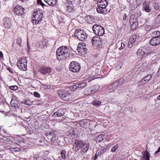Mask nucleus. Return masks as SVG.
Segmentation results:
<instances>
[{
	"label": "nucleus",
	"mask_w": 160,
	"mask_h": 160,
	"mask_svg": "<svg viewBox=\"0 0 160 160\" xmlns=\"http://www.w3.org/2000/svg\"><path fill=\"white\" fill-rule=\"evenodd\" d=\"M23 103L28 106H31L32 104V102L30 100H25Z\"/></svg>",
	"instance_id": "nucleus-37"
},
{
	"label": "nucleus",
	"mask_w": 160,
	"mask_h": 160,
	"mask_svg": "<svg viewBox=\"0 0 160 160\" xmlns=\"http://www.w3.org/2000/svg\"><path fill=\"white\" fill-rule=\"evenodd\" d=\"M76 84L78 88H83L87 86V84L86 83L83 82H80Z\"/></svg>",
	"instance_id": "nucleus-29"
},
{
	"label": "nucleus",
	"mask_w": 160,
	"mask_h": 160,
	"mask_svg": "<svg viewBox=\"0 0 160 160\" xmlns=\"http://www.w3.org/2000/svg\"><path fill=\"white\" fill-rule=\"evenodd\" d=\"M90 121H79L78 124L82 127L88 128L90 125Z\"/></svg>",
	"instance_id": "nucleus-16"
},
{
	"label": "nucleus",
	"mask_w": 160,
	"mask_h": 160,
	"mask_svg": "<svg viewBox=\"0 0 160 160\" xmlns=\"http://www.w3.org/2000/svg\"><path fill=\"white\" fill-rule=\"evenodd\" d=\"M69 132L70 134L72 137V135H74L75 133V131L74 130V129L72 128L70 129L69 131Z\"/></svg>",
	"instance_id": "nucleus-39"
},
{
	"label": "nucleus",
	"mask_w": 160,
	"mask_h": 160,
	"mask_svg": "<svg viewBox=\"0 0 160 160\" xmlns=\"http://www.w3.org/2000/svg\"><path fill=\"white\" fill-rule=\"evenodd\" d=\"M33 17L32 18V22L35 24L39 23L42 20L43 16L42 11L38 9L33 13Z\"/></svg>",
	"instance_id": "nucleus-3"
},
{
	"label": "nucleus",
	"mask_w": 160,
	"mask_h": 160,
	"mask_svg": "<svg viewBox=\"0 0 160 160\" xmlns=\"http://www.w3.org/2000/svg\"><path fill=\"white\" fill-rule=\"evenodd\" d=\"M101 39L98 36H94L92 39V43L93 46L97 47L100 45L101 43Z\"/></svg>",
	"instance_id": "nucleus-12"
},
{
	"label": "nucleus",
	"mask_w": 160,
	"mask_h": 160,
	"mask_svg": "<svg viewBox=\"0 0 160 160\" xmlns=\"http://www.w3.org/2000/svg\"><path fill=\"white\" fill-rule=\"evenodd\" d=\"M9 88L12 90H15L18 89V87L17 86L14 85L9 87Z\"/></svg>",
	"instance_id": "nucleus-41"
},
{
	"label": "nucleus",
	"mask_w": 160,
	"mask_h": 160,
	"mask_svg": "<svg viewBox=\"0 0 160 160\" xmlns=\"http://www.w3.org/2000/svg\"><path fill=\"white\" fill-rule=\"evenodd\" d=\"M18 66L19 69L22 71L27 70V60L25 58L22 59L18 61Z\"/></svg>",
	"instance_id": "nucleus-8"
},
{
	"label": "nucleus",
	"mask_w": 160,
	"mask_h": 160,
	"mask_svg": "<svg viewBox=\"0 0 160 160\" xmlns=\"http://www.w3.org/2000/svg\"><path fill=\"white\" fill-rule=\"evenodd\" d=\"M55 135V133H54V134L52 135V137H51V138L49 141H51L52 142H54L56 141Z\"/></svg>",
	"instance_id": "nucleus-43"
},
{
	"label": "nucleus",
	"mask_w": 160,
	"mask_h": 160,
	"mask_svg": "<svg viewBox=\"0 0 160 160\" xmlns=\"http://www.w3.org/2000/svg\"><path fill=\"white\" fill-rule=\"evenodd\" d=\"M91 72L92 74V75H93V76H94V74H93L94 72H93V73H92V72Z\"/></svg>",
	"instance_id": "nucleus-62"
},
{
	"label": "nucleus",
	"mask_w": 160,
	"mask_h": 160,
	"mask_svg": "<svg viewBox=\"0 0 160 160\" xmlns=\"http://www.w3.org/2000/svg\"><path fill=\"white\" fill-rule=\"evenodd\" d=\"M39 71L41 73L43 74L46 73H53V72L52 69L47 67H42Z\"/></svg>",
	"instance_id": "nucleus-13"
},
{
	"label": "nucleus",
	"mask_w": 160,
	"mask_h": 160,
	"mask_svg": "<svg viewBox=\"0 0 160 160\" xmlns=\"http://www.w3.org/2000/svg\"><path fill=\"white\" fill-rule=\"evenodd\" d=\"M85 19L89 23H92L95 21L96 18L91 17L90 16H88L86 17Z\"/></svg>",
	"instance_id": "nucleus-20"
},
{
	"label": "nucleus",
	"mask_w": 160,
	"mask_h": 160,
	"mask_svg": "<svg viewBox=\"0 0 160 160\" xmlns=\"http://www.w3.org/2000/svg\"><path fill=\"white\" fill-rule=\"evenodd\" d=\"M85 144V142L83 141L76 140L75 142L73 148H74L75 151H78L83 147Z\"/></svg>",
	"instance_id": "nucleus-11"
},
{
	"label": "nucleus",
	"mask_w": 160,
	"mask_h": 160,
	"mask_svg": "<svg viewBox=\"0 0 160 160\" xmlns=\"http://www.w3.org/2000/svg\"><path fill=\"white\" fill-rule=\"evenodd\" d=\"M74 36L76 38L81 41L85 40L87 37V34L79 29H77L75 30Z\"/></svg>",
	"instance_id": "nucleus-4"
},
{
	"label": "nucleus",
	"mask_w": 160,
	"mask_h": 160,
	"mask_svg": "<svg viewBox=\"0 0 160 160\" xmlns=\"http://www.w3.org/2000/svg\"><path fill=\"white\" fill-rule=\"evenodd\" d=\"M17 102H18L17 101L15 100L12 99L11 101L10 104L12 107H13L15 108H16L17 107Z\"/></svg>",
	"instance_id": "nucleus-32"
},
{
	"label": "nucleus",
	"mask_w": 160,
	"mask_h": 160,
	"mask_svg": "<svg viewBox=\"0 0 160 160\" xmlns=\"http://www.w3.org/2000/svg\"><path fill=\"white\" fill-rule=\"evenodd\" d=\"M143 160H150V156L149 154L147 152V151H145L143 154Z\"/></svg>",
	"instance_id": "nucleus-26"
},
{
	"label": "nucleus",
	"mask_w": 160,
	"mask_h": 160,
	"mask_svg": "<svg viewBox=\"0 0 160 160\" xmlns=\"http://www.w3.org/2000/svg\"><path fill=\"white\" fill-rule=\"evenodd\" d=\"M118 82H115L114 83H113V84H115L116 83H117V84H118Z\"/></svg>",
	"instance_id": "nucleus-60"
},
{
	"label": "nucleus",
	"mask_w": 160,
	"mask_h": 160,
	"mask_svg": "<svg viewBox=\"0 0 160 160\" xmlns=\"http://www.w3.org/2000/svg\"><path fill=\"white\" fill-rule=\"evenodd\" d=\"M108 2L106 0H98L97 1V4L98 7L97 8V11L98 13L106 14L107 13V10L106 8L108 4Z\"/></svg>",
	"instance_id": "nucleus-2"
},
{
	"label": "nucleus",
	"mask_w": 160,
	"mask_h": 160,
	"mask_svg": "<svg viewBox=\"0 0 160 160\" xmlns=\"http://www.w3.org/2000/svg\"><path fill=\"white\" fill-rule=\"evenodd\" d=\"M153 34L155 35L154 37L160 38V32L158 31H155L153 32Z\"/></svg>",
	"instance_id": "nucleus-36"
},
{
	"label": "nucleus",
	"mask_w": 160,
	"mask_h": 160,
	"mask_svg": "<svg viewBox=\"0 0 160 160\" xmlns=\"http://www.w3.org/2000/svg\"><path fill=\"white\" fill-rule=\"evenodd\" d=\"M70 52V49L68 47L65 46L61 47L57 50V57L59 60H65L69 57Z\"/></svg>",
	"instance_id": "nucleus-1"
},
{
	"label": "nucleus",
	"mask_w": 160,
	"mask_h": 160,
	"mask_svg": "<svg viewBox=\"0 0 160 160\" xmlns=\"http://www.w3.org/2000/svg\"><path fill=\"white\" fill-rule=\"evenodd\" d=\"M150 2L147 1H145L143 3V9L145 12H149L151 10L149 7Z\"/></svg>",
	"instance_id": "nucleus-17"
},
{
	"label": "nucleus",
	"mask_w": 160,
	"mask_h": 160,
	"mask_svg": "<svg viewBox=\"0 0 160 160\" xmlns=\"http://www.w3.org/2000/svg\"><path fill=\"white\" fill-rule=\"evenodd\" d=\"M69 69L73 72H77L80 71L81 66L79 63L76 61H72L70 64Z\"/></svg>",
	"instance_id": "nucleus-6"
},
{
	"label": "nucleus",
	"mask_w": 160,
	"mask_h": 160,
	"mask_svg": "<svg viewBox=\"0 0 160 160\" xmlns=\"http://www.w3.org/2000/svg\"><path fill=\"white\" fill-rule=\"evenodd\" d=\"M128 15L126 13H124L123 16V21H125L126 20H128Z\"/></svg>",
	"instance_id": "nucleus-46"
},
{
	"label": "nucleus",
	"mask_w": 160,
	"mask_h": 160,
	"mask_svg": "<svg viewBox=\"0 0 160 160\" xmlns=\"http://www.w3.org/2000/svg\"><path fill=\"white\" fill-rule=\"evenodd\" d=\"M8 70L11 73H13V72L12 71H11V70H10V69H8Z\"/></svg>",
	"instance_id": "nucleus-58"
},
{
	"label": "nucleus",
	"mask_w": 160,
	"mask_h": 160,
	"mask_svg": "<svg viewBox=\"0 0 160 160\" xmlns=\"http://www.w3.org/2000/svg\"><path fill=\"white\" fill-rule=\"evenodd\" d=\"M49 6H55L57 3V0H44Z\"/></svg>",
	"instance_id": "nucleus-19"
},
{
	"label": "nucleus",
	"mask_w": 160,
	"mask_h": 160,
	"mask_svg": "<svg viewBox=\"0 0 160 160\" xmlns=\"http://www.w3.org/2000/svg\"><path fill=\"white\" fill-rule=\"evenodd\" d=\"M160 152V147H159V148H158V150L156 151V153H157L158 152Z\"/></svg>",
	"instance_id": "nucleus-56"
},
{
	"label": "nucleus",
	"mask_w": 160,
	"mask_h": 160,
	"mask_svg": "<svg viewBox=\"0 0 160 160\" xmlns=\"http://www.w3.org/2000/svg\"><path fill=\"white\" fill-rule=\"evenodd\" d=\"M66 151L65 150H62L61 151L60 154L62 159H65L66 158Z\"/></svg>",
	"instance_id": "nucleus-34"
},
{
	"label": "nucleus",
	"mask_w": 160,
	"mask_h": 160,
	"mask_svg": "<svg viewBox=\"0 0 160 160\" xmlns=\"http://www.w3.org/2000/svg\"><path fill=\"white\" fill-rule=\"evenodd\" d=\"M148 49L149 48L147 46L141 47L138 50L137 54L138 55H142L144 57H145L150 53Z\"/></svg>",
	"instance_id": "nucleus-7"
},
{
	"label": "nucleus",
	"mask_w": 160,
	"mask_h": 160,
	"mask_svg": "<svg viewBox=\"0 0 160 160\" xmlns=\"http://www.w3.org/2000/svg\"><path fill=\"white\" fill-rule=\"evenodd\" d=\"M77 86V85L76 84L75 85H73L72 86H71L70 87V89L74 91L76 90V89L78 88V87Z\"/></svg>",
	"instance_id": "nucleus-45"
},
{
	"label": "nucleus",
	"mask_w": 160,
	"mask_h": 160,
	"mask_svg": "<svg viewBox=\"0 0 160 160\" xmlns=\"http://www.w3.org/2000/svg\"><path fill=\"white\" fill-rule=\"evenodd\" d=\"M157 99L158 100H160V95H159L158 97L157 98Z\"/></svg>",
	"instance_id": "nucleus-57"
},
{
	"label": "nucleus",
	"mask_w": 160,
	"mask_h": 160,
	"mask_svg": "<svg viewBox=\"0 0 160 160\" xmlns=\"http://www.w3.org/2000/svg\"><path fill=\"white\" fill-rule=\"evenodd\" d=\"M94 33L98 36H102L104 33V29L102 26L97 25H94L92 28Z\"/></svg>",
	"instance_id": "nucleus-5"
},
{
	"label": "nucleus",
	"mask_w": 160,
	"mask_h": 160,
	"mask_svg": "<svg viewBox=\"0 0 160 160\" xmlns=\"http://www.w3.org/2000/svg\"><path fill=\"white\" fill-rule=\"evenodd\" d=\"M149 43L152 46H157L160 44V38L152 37L149 41Z\"/></svg>",
	"instance_id": "nucleus-14"
},
{
	"label": "nucleus",
	"mask_w": 160,
	"mask_h": 160,
	"mask_svg": "<svg viewBox=\"0 0 160 160\" xmlns=\"http://www.w3.org/2000/svg\"><path fill=\"white\" fill-rule=\"evenodd\" d=\"M118 144H116L115 145L113 146L111 149V151L112 152H115L116 150L118 148Z\"/></svg>",
	"instance_id": "nucleus-38"
},
{
	"label": "nucleus",
	"mask_w": 160,
	"mask_h": 160,
	"mask_svg": "<svg viewBox=\"0 0 160 160\" xmlns=\"http://www.w3.org/2000/svg\"><path fill=\"white\" fill-rule=\"evenodd\" d=\"M90 89L92 93H93L97 91L99 88V87L97 85H95L91 87Z\"/></svg>",
	"instance_id": "nucleus-27"
},
{
	"label": "nucleus",
	"mask_w": 160,
	"mask_h": 160,
	"mask_svg": "<svg viewBox=\"0 0 160 160\" xmlns=\"http://www.w3.org/2000/svg\"><path fill=\"white\" fill-rule=\"evenodd\" d=\"M154 8L156 10H158L159 8V6L158 4H155L154 5Z\"/></svg>",
	"instance_id": "nucleus-49"
},
{
	"label": "nucleus",
	"mask_w": 160,
	"mask_h": 160,
	"mask_svg": "<svg viewBox=\"0 0 160 160\" xmlns=\"http://www.w3.org/2000/svg\"><path fill=\"white\" fill-rule=\"evenodd\" d=\"M85 92L88 94H90L91 93H92L90 89V88H87L86 89Z\"/></svg>",
	"instance_id": "nucleus-44"
},
{
	"label": "nucleus",
	"mask_w": 160,
	"mask_h": 160,
	"mask_svg": "<svg viewBox=\"0 0 160 160\" xmlns=\"http://www.w3.org/2000/svg\"><path fill=\"white\" fill-rule=\"evenodd\" d=\"M55 132L53 131L50 132L49 131H47L46 133V136L47 138H48V140L50 141L51 137H52V135L54 134Z\"/></svg>",
	"instance_id": "nucleus-25"
},
{
	"label": "nucleus",
	"mask_w": 160,
	"mask_h": 160,
	"mask_svg": "<svg viewBox=\"0 0 160 160\" xmlns=\"http://www.w3.org/2000/svg\"><path fill=\"white\" fill-rule=\"evenodd\" d=\"M106 150V149L105 148H103L102 149L99 151L98 153H100V154H102L104 153Z\"/></svg>",
	"instance_id": "nucleus-42"
},
{
	"label": "nucleus",
	"mask_w": 160,
	"mask_h": 160,
	"mask_svg": "<svg viewBox=\"0 0 160 160\" xmlns=\"http://www.w3.org/2000/svg\"><path fill=\"white\" fill-rule=\"evenodd\" d=\"M2 155L0 154V157H2ZM0 160H1V159L0 158Z\"/></svg>",
	"instance_id": "nucleus-59"
},
{
	"label": "nucleus",
	"mask_w": 160,
	"mask_h": 160,
	"mask_svg": "<svg viewBox=\"0 0 160 160\" xmlns=\"http://www.w3.org/2000/svg\"><path fill=\"white\" fill-rule=\"evenodd\" d=\"M105 136L103 134H100L96 138V141L97 142H100L104 139Z\"/></svg>",
	"instance_id": "nucleus-22"
},
{
	"label": "nucleus",
	"mask_w": 160,
	"mask_h": 160,
	"mask_svg": "<svg viewBox=\"0 0 160 160\" xmlns=\"http://www.w3.org/2000/svg\"><path fill=\"white\" fill-rule=\"evenodd\" d=\"M77 50L79 54L83 55L86 52L87 49L85 44L81 43L78 44Z\"/></svg>",
	"instance_id": "nucleus-9"
},
{
	"label": "nucleus",
	"mask_w": 160,
	"mask_h": 160,
	"mask_svg": "<svg viewBox=\"0 0 160 160\" xmlns=\"http://www.w3.org/2000/svg\"><path fill=\"white\" fill-rule=\"evenodd\" d=\"M11 19L9 18H5L3 19V24L4 27L7 28H10L12 25Z\"/></svg>",
	"instance_id": "nucleus-15"
},
{
	"label": "nucleus",
	"mask_w": 160,
	"mask_h": 160,
	"mask_svg": "<svg viewBox=\"0 0 160 160\" xmlns=\"http://www.w3.org/2000/svg\"><path fill=\"white\" fill-rule=\"evenodd\" d=\"M133 25H132V26H131V29H133V28H132V27H133Z\"/></svg>",
	"instance_id": "nucleus-61"
},
{
	"label": "nucleus",
	"mask_w": 160,
	"mask_h": 160,
	"mask_svg": "<svg viewBox=\"0 0 160 160\" xmlns=\"http://www.w3.org/2000/svg\"><path fill=\"white\" fill-rule=\"evenodd\" d=\"M121 46L119 48V49L120 50H122L123 48H124L125 47V45L124 43H123V42H121Z\"/></svg>",
	"instance_id": "nucleus-48"
},
{
	"label": "nucleus",
	"mask_w": 160,
	"mask_h": 160,
	"mask_svg": "<svg viewBox=\"0 0 160 160\" xmlns=\"http://www.w3.org/2000/svg\"><path fill=\"white\" fill-rule=\"evenodd\" d=\"M38 4H39L40 5H41L42 7H43L44 6H46L45 4H44L40 0L39 1L38 0Z\"/></svg>",
	"instance_id": "nucleus-47"
},
{
	"label": "nucleus",
	"mask_w": 160,
	"mask_h": 160,
	"mask_svg": "<svg viewBox=\"0 0 160 160\" xmlns=\"http://www.w3.org/2000/svg\"><path fill=\"white\" fill-rule=\"evenodd\" d=\"M1 142L7 143L10 141V138L9 137H4L0 140Z\"/></svg>",
	"instance_id": "nucleus-23"
},
{
	"label": "nucleus",
	"mask_w": 160,
	"mask_h": 160,
	"mask_svg": "<svg viewBox=\"0 0 160 160\" xmlns=\"http://www.w3.org/2000/svg\"><path fill=\"white\" fill-rule=\"evenodd\" d=\"M156 19L160 22V14L156 18Z\"/></svg>",
	"instance_id": "nucleus-54"
},
{
	"label": "nucleus",
	"mask_w": 160,
	"mask_h": 160,
	"mask_svg": "<svg viewBox=\"0 0 160 160\" xmlns=\"http://www.w3.org/2000/svg\"><path fill=\"white\" fill-rule=\"evenodd\" d=\"M152 78L151 75H148L145 77L143 79L141 80V82H143V81H146V82H148Z\"/></svg>",
	"instance_id": "nucleus-31"
},
{
	"label": "nucleus",
	"mask_w": 160,
	"mask_h": 160,
	"mask_svg": "<svg viewBox=\"0 0 160 160\" xmlns=\"http://www.w3.org/2000/svg\"><path fill=\"white\" fill-rule=\"evenodd\" d=\"M62 99L65 101H68L71 99V96L70 94L67 92L66 94L63 96V97H62Z\"/></svg>",
	"instance_id": "nucleus-21"
},
{
	"label": "nucleus",
	"mask_w": 160,
	"mask_h": 160,
	"mask_svg": "<svg viewBox=\"0 0 160 160\" xmlns=\"http://www.w3.org/2000/svg\"><path fill=\"white\" fill-rule=\"evenodd\" d=\"M21 125L22 126H23V125H23V124H21Z\"/></svg>",
	"instance_id": "nucleus-63"
},
{
	"label": "nucleus",
	"mask_w": 160,
	"mask_h": 160,
	"mask_svg": "<svg viewBox=\"0 0 160 160\" xmlns=\"http://www.w3.org/2000/svg\"><path fill=\"white\" fill-rule=\"evenodd\" d=\"M24 8L19 5L16 6L13 9L14 14L20 16L24 14Z\"/></svg>",
	"instance_id": "nucleus-10"
},
{
	"label": "nucleus",
	"mask_w": 160,
	"mask_h": 160,
	"mask_svg": "<svg viewBox=\"0 0 160 160\" xmlns=\"http://www.w3.org/2000/svg\"><path fill=\"white\" fill-rule=\"evenodd\" d=\"M3 131L6 133V134H8V135H10V132L9 131H6V130H5L4 129H3Z\"/></svg>",
	"instance_id": "nucleus-53"
},
{
	"label": "nucleus",
	"mask_w": 160,
	"mask_h": 160,
	"mask_svg": "<svg viewBox=\"0 0 160 160\" xmlns=\"http://www.w3.org/2000/svg\"><path fill=\"white\" fill-rule=\"evenodd\" d=\"M65 111V110L64 108H61L54 112L53 115L54 116L61 117L64 115Z\"/></svg>",
	"instance_id": "nucleus-18"
},
{
	"label": "nucleus",
	"mask_w": 160,
	"mask_h": 160,
	"mask_svg": "<svg viewBox=\"0 0 160 160\" xmlns=\"http://www.w3.org/2000/svg\"><path fill=\"white\" fill-rule=\"evenodd\" d=\"M94 0V1H98V0Z\"/></svg>",
	"instance_id": "nucleus-64"
},
{
	"label": "nucleus",
	"mask_w": 160,
	"mask_h": 160,
	"mask_svg": "<svg viewBox=\"0 0 160 160\" xmlns=\"http://www.w3.org/2000/svg\"><path fill=\"white\" fill-rule=\"evenodd\" d=\"M34 95L37 98H39L40 97V94L37 92H34Z\"/></svg>",
	"instance_id": "nucleus-50"
},
{
	"label": "nucleus",
	"mask_w": 160,
	"mask_h": 160,
	"mask_svg": "<svg viewBox=\"0 0 160 160\" xmlns=\"http://www.w3.org/2000/svg\"><path fill=\"white\" fill-rule=\"evenodd\" d=\"M136 36L135 35H134L130 37L128 42H129V43H131L134 44L136 40Z\"/></svg>",
	"instance_id": "nucleus-30"
},
{
	"label": "nucleus",
	"mask_w": 160,
	"mask_h": 160,
	"mask_svg": "<svg viewBox=\"0 0 160 160\" xmlns=\"http://www.w3.org/2000/svg\"><path fill=\"white\" fill-rule=\"evenodd\" d=\"M101 102L99 100H95L92 102V103L93 105L98 106L101 104Z\"/></svg>",
	"instance_id": "nucleus-35"
},
{
	"label": "nucleus",
	"mask_w": 160,
	"mask_h": 160,
	"mask_svg": "<svg viewBox=\"0 0 160 160\" xmlns=\"http://www.w3.org/2000/svg\"><path fill=\"white\" fill-rule=\"evenodd\" d=\"M97 152L96 153V154H95V155L94 156V160H96V159L98 158V154L99 153H98V154H97Z\"/></svg>",
	"instance_id": "nucleus-52"
},
{
	"label": "nucleus",
	"mask_w": 160,
	"mask_h": 160,
	"mask_svg": "<svg viewBox=\"0 0 160 160\" xmlns=\"http://www.w3.org/2000/svg\"><path fill=\"white\" fill-rule=\"evenodd\" d=\"M68 4L70 6H67V11L68 12H70L72 11V8L71 6V4H72L71 2H68Z\"/></svg>",
	"instance_id": "nucleus-33"
},
{
	"label": "nucleus",
	"mask_w": 160,
	"mask_h": 160,
	"mask_svg": "<svg viewBox=\"0 0 160 160\" xmlns=\"http://www.w3.org/2000/svg\"><path fill=\"white\" fill-rule=\"evenodd\" d=\"M133 44L131 43H129V42H128V47L130 48H131L132 47Z\"/></svg>",
	"instance_id": "nucleus-51"
},
{
	"label": "nucleus",
	"mask_w": 160,
	"mask_h": 160,
	"mask_svg": "<svg viewBox=\"0 0 160 160\" xmlns=\"http://www.w3.org/2000/svg\"><path fill=\"white\" fill-rule=\"evenodd\" d=\"M3 57V54L2 52H0V58H2Z\"/></svg>",
	"instance_id": "nucleus-55"
},
{
	"label": "nucleus",
	"mask_w": 160,
	"mask_h": 160,
	"mask_svg": "<svg viewBox=\"0 0 160 160\" xmlns=\"http://www.w3.org/2000/svg\"><path fill=\"white\" fill-rule=\"evenodd\" d=\"M89 146V143L85 142V144L84 146H85V147H84L82 149L81 151V153H82V152H83V153L86 152L88 150Z\"/></svg>",
	"instance_id": "nucleus-28"
},
{
	"label": "nucleus",
	"mask_w": 160,
	"mask_h": 160,
	"mask_svg": "<svg viewBox=\"0 0 160 160\" xmlns=\"http://www.w3.org/2000/svg\"><path fill=\"white\" fill-rule=\"evenodd\" d=\"M17 44L21 46L22 43V39L20 38H18L17 39Z\"/></svg>",
	"instance_id": "nucleus-40"
},
{
	"label": "nucleus",
	"mask_w": 160,
	"mask_h": 160,
	"mask_svg": "<svg viewBox=\"0 0 160 160\" xmlns=\"http://www.w3.org/2000/svg\"><path fill=\"white\" fill-rule=\"evenodd\" d=\"M67 92L62 90H60L58 91V94L60 98H62L65 95Z\"/></svg>",
	"instance_id": "nucleus-24"
}]
</instances>
